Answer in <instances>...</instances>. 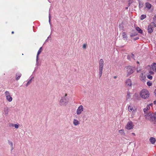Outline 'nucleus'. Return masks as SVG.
<instances>
[{
	"mask_svg": "<svg viewBox=\"0 0 156 156\" xmlns=\"http://www.w3.org/2000/svg\"><path fill=\"white\" fill-rule=\"evenodd\" d=\"M22 75L21 73L18 72L17 73L16 76V80H18Z\"/></svg>",
	"mask_w": 156,
	"mask_h": 156,
	"instance_id": "1a4fd4ad",
	"label": "nucleus"
},
{
	"mask_svg": "<svg viewBox=\"0 0 156 156\" xmlns=\"http://www.w3.org/2000/svg\"><path fill=\"white\" fill-rule=\"evenodd\" d=\"M128 9V7H126V9Z\"/></svg>",
	"mask_w": 156,
	"mask_h": 156,
	"instance_id": "3c124183",
	"label": "nucleus"
},
{
	"mask_svg": "<svg viewBox=\"0 0 156 156\" xmlns=\"http://www.w3.org/2000/svg\"><path fill=\"white\" fill-rule=\"evenodd\" d=\"M14 124L13 123H11L10 124V126H14Z\"/></svg>",
	"mask_w": 156,
	"mask_h": 156,
	"instance_id": "c03bdc74",
	"label": "nucleus"
},
{
	"mask_svg": "<svg viewBox=\"0 0 156 156\" xmlns=\"http://www.w3.org/2000/svg\"><path fill=\"white\" fill-rule=\"evenodd\" d=\"M156 27V24L154 22H152L148 26L147 30L148 33H151L153 31L154 28Z\"/></svg>",
	"mask_w": 156,
	"mask_h": 156,
	"instance_id": "20e7f679",
	"label": "nucleus"
},
{
	"mask_svg": "<svg viewBox=\"0 0 156 156\" xmlns=\"http://www.w3.org/2000/svg\"><path fill=\"white\" fill-rule=\"evenodd\" d=\"M122 36L123 38H127V37L126 33L125 32H123L122 33Z\"/></svg>",
	"mask_w": 156,
	"mask_h": 156,
	"instance_id": "4be33fe9",
	"label": "nucleus"
},
{
	"mask_svg": "<svg viewBox=\"0 0 156 156\" xmlns=\"http://www.w3.org/2000/svg\"><path fill=\"white\" fill-rule=\"evenodd\" d=\"M133 0H129L128 1V7L130 5L133 3Z\"/></svg>",
	"mask_w": 156,
	"mask_h": 156,
	"instance_id": "cd10ccee",
	"label": "nucleus"
},
{
	"mask_svg": "<svg viewBox=\"0 0 156 156\" xmlns=\"http://www.w3.org/2000/svg\"><path fill=\"white\" fill-rule=\"evenodd\" d=\"M137 63H138V64H139V62L138 61H137Z\"/></svg>",
	"mask_w": 156,
	"mask_h": 156,
	"instance_id": "864d4df0",
	"label": "nucleus"
},
{
	"mask_svg": "<svg viewBox=\"0 0 156 156\" xmlns=\"http://www.w3.org/2000/svg\"><path fill=\"white\" fill-rule=\"evenodd\" d=\"M103 67H99V73H102V71L103 69Z\"/></svg>",
	"mask_w": 156,
	"mask_h": 156,
	"instance_id": "c85d7f7f",
	"label": "nucleus"
},
{
	"mask_svg": "<svg viewBox=\"0 0 156 156\" xmlns=\"http://www.w3.org/2000/svg\"><path fill=\"white\" fill-rule=\"evenodd\" d=\"M146 117L150 121L154 122V124L156 123V112L153 113H148L146 116Z\"/></svg>",
	"mask_w": 156,
	"mask_h": 156,
	"instance_id": "f257e3e1",
	"label": "nucleus"
},
{
	"mask_svg": "<svg viewBox=\"0 0 156 156\" xmlns=\"http://www.w3.org/2000/svg\"><path fill=\"white\" fill-rule=\"evenodd\" d=\"M14 126L17 129L19 127V125L17 124H14Z\"/></svg>",
	"mask_w": 156,
	"mask_h": 156,
	"instance_id": "f704fd0d",
	"label": "nucleus"
},
{
	"mask_svg": "<svg viewBox=\"0 0 156 156\" xmlns=\"http://www.w3.org/2000/svg\"><path fill=\"white\" fill-rule=\"evenodd\" d=\"M48 41V39H47L45 41V42H47Z\"/></svg>",
	"mask_w": 156,
	"mask_h": 156,
	"instance_id": "09e8293b",
	"label": "nucleus"
},
{
	"mask_svg": "<svg viewBox=\"0 0 156 156\" xmlns=\"http://www.w3.org/2000/svg\"><path fill=\"white\" fill-rule=\"evenodd\" d=\"M47 39L48 40H51V37L50 36H49Z\"/></svg>",
	"mask_w": 156,
	"mask_h": 156,
	"instance_id": "37998d69",
	"label": "nucleus"
},
{
	"mask_svg": "<svg viewBox=\"0 0 156 156\" xmlns=\"http://www.w3.org/2000/svg\"><path fill=\"white\" fill-rule=\"evenodd\" d=\"M8 108L7 107L4 108V112L5 114H8Z\"/></svg>",
	"mask_w": 156,
	"mask_h": 156,
	"instance_id": "393cba45",
	"label": "nucleus"
},
{
	"mask_svg": "<svg viewBox=\"0 0 156 156\" xmlns=\"http://www.w3.org/2000/svg\"><path fill=\"white\" fill-rule=\"evenodd\" d=\"M140 94L142 98L145 99L149 97V93L147 90L144 89L141 90Z\"/></svg>",
	"mask_w": 156,
	"mask_h": 156,
	"instance_id": "7ed1b4c3",
	"label": "nucleus"
},
{
	"mask_svg": "<svg viewBox=\"0 0 156 156\" xmlns=\"http://www.w3.org/2000/svg\"><path fill=\"white\" fill-rule=\"evenodd\" d=\"M50 18H51V15H50V14L49 13V21L50 23V20H51Z\"/></svg>",
	"mask_w": 156,
	"mask_h": 156,
	"instance_id": "a19ab883",
	"label": "nucleus"
},
{
	"mask_svg": "<svg viewBox=\"0 0 156 156\" xmlns=\"http://www.w3.org/2000/svg\"><path fill=\"white\" fill-rule=\"evenodd\" d=\"M127 70V76H129L133 73L135 71V69L133 67L128 66L126 67Z\"/></svg>",
	"mask_w": 156,
	"mask_h": 156,
	"instance_id": "39448f33",
	"label": "nucleus"
},
{
	"mask_svg": "<svg viewBox=\"0 0 156 156\" xmlns=\"http://www.w3.org/2000/svg\"><path fill=\"white\" fill-rule=\"evenodd\" d=\"M153 20L154 21V23H156V14L154 15L153 18Z\"/></svg>",
	"mask_w": 156,
	"mask_h": 156,
	"instance_id": "7c9ffc66",
	"label": "nucleus"
},
{
	"mask_svg": "<svg viewBox=\"0 0 156 156\" xmlns=\"http://www.w3.org/2000/svg\"><path fill=\"white\" fill-rule=\"evenodd\" d=\"M143 74L142 73V76H140V80L142 81H144L145 80V77H144L143 76Z\"/></svg>",
	"mask_w": 156,
	"mask_h": 156,
	"instance_id": "bb28decb",
	"label": "nucleus"
},
{
	"mask_svg": "<svg viewBox=\"0 0 156 156\" xmlns=\"http://www.w3.org/2000/svg\"><path fill=\"white\" fill-rule=\"evenodd\" d=\"M8 142L9 144L10 145L11 147L12 150H13V143L9 140H8Z\"/></svg>",
	"mask_w": 156,
	"mask_h": 156,
	"instance_id": "b1692460",
	"label": "nucleus"
},
{
	"mask_svg": "<svg viewBox=\"0 0 156 156\" xmlns=\"http://www.w3.org/2000/svg\"><path fill=\"white\" fill-rule=\"evenodd\" d=\"M86 46L87 44H84L83 45V48L84 49L86 48Z\"/></svg>",
	"mask_w": 156,
	"mask_h": 156,
	"instance_id": "c9c22d12",
	"label": "nucleus"
},
{
	"mask_svg": "<svg viewBox=\"0 0 156 156\" xmlns=\"http://www.w3.org/2000/svg\"><path fill=\"white\" fill-rule=\"evenodd\" d=\"M102 73H99V72L98 75H99V78H100L101 77V76L102 75Z\"/></svg>",
	"mask_w": 156,
	"mask_h": 156,
	"instance_id": "79ce46f5",
	"label": "nucleus"
},
{
	"mask_svg": "<svg viewBox=\"0 0 156 156\" xmlns=\"http://www.w3.org/2000/svg\"><path fill=\"white\" fill-rule=\"evenodd\" d=\"M147 84L148 86H150L152 85V83L150 81H148L147 82Z\"/></svg>",
	"mask_w": 156,
	"mask_h": 156,
	"instance_id": "473e14b6",
	"label": "nucleus"
},
{
	"mask_svg": "<svg viewBox=\"0 0 156 156\" xmlns=\"http://www.w3.org/2000/svg\"><path fill=\"white\" fill-rule=\"evenodd\" d=\"M126 128L129 130L132 129L133 128L132 122L131 121L128 122L126 126Z\"/></svg>",
	"mask_w": 156,
	"mask_h": 156,
	"instance_id": "0eeeda50",
	"label": "nucleus"
},
{
	"mask_svg": "<svg viewBox=\"0 0 156 156\" xmlns=\"http://www.w3.org/2000/svg\"><path fill=\"white\" fill-rule=\"evenodd\" d=\"M42 47H41L40 48V49H39V50H38V52H37V57H36V62H38V60L39 55L40 54V53H41V49H42Z\"/></svg>",
	"mask_w": 156,
	"mask_h": 156,
	"instance_id": "9b49d317",
	"label": "nucleus"
},
{
	"mask_svg": "<svg viewBox=\"0 0 156 156\" xmlns=\"http://www.w3.org/2000/svg\"><path fill=\"white\" fill-rule=\"evenodd\" d=\"M150 108V106L148 105L146 108L144 109V112L145 113H146L147 112V110H148L149 108Z\"/></svg>",
	"mask_w": 156,
	"mask_h": 156,
	"instance_id": "5701e85b",
	"label": "nucleus"
},
{
	"mask_svg": "<svg viewBox=\"0 0 156 156\" xmlns=\"http://www.w3.org/2000/svg\"><path fill=\"white\" fill-rule=\"evenodd\" d=\"M153 105V104L152 103L150 104L149 106H152Z\"/></svg>",
	"mask_w": 156,
	"mask_h": 156,
	"instance_id": "a18cd8bd",
	"label": "nucleus"
},
{
	"mask_svg": "<svg viewBox=\"0 0 156 156\" xmlns=\"http://www.w3.org/2000/svg\"><path fill=\"white\" fill-rule=\"evenodd\" d=\"M139 8L140 9H141L144 5V3L143 2L140 1L139 0Z\"/></svg>",
	"mask_w": 156,
	"mask_h": 156,
	"instance_id": "f3484780",
	"label": "nucleus"
},
{
	"mask_svg": "<svg viewBox=\"0 0 156 156\" xmlns=\"http://www.w3.org/2000/svg\"><path fill=\"white\" fill-rule=\"evenodd\" d=\"M104 61L103 59H101L99 61V67H103Z\"/></svg>",
	"mask_w": 156,
	"mask_h": 156,
	"instance_id": "4468645a",
	"label": "nucleus"
},
{
	"mask_svg": "<svg viewBox=\"0 0 156 156\" xmlns=\"http://www.w3.org/2000/svg\"><path fill=\"white\" fill-rule=\"evenodd\" d=\"M11 33L12 34H13L14 33V31H13Z\"/></svg>",
	"mask_w": 156,
	"mask_h": 156,
	"instance_id": "8fccbe9b",
	"label": "nucleus"
},
{
	"mask_svg": "<svg viewBox=\"0 0 156 156\" xmlns=\"http://www.w3.org/2000/svg\"><path fill=\"white\" fill-rule=\"evenodd\" d=\"M131 57H132L133 59H134V55L133 53H131Z\"/></svg>",
	"mask_w": 156,
	"mask_h": 156,
	"instance_id": "e433bc0d",
	"label": "nucleus"
},
{
	"mask_svg": "<svg viewBox=\"0 0 156 156\" xmlns=\"http://www.w3.org/2000/svg\"><path fill=\"white\" fill-rule=\"evenodd\" d=\"M132 134H133V135H135V134L134 133H132Z\"/></svg>",
	"mask_w": 156,
	"mask_h": 156,
	"instance_id": "603ef678",
	"label": "nucleus"
},
{
	"mask_svg": "<svg viewBox=\"0 0 156 156\" xmlns=\"http://www.w3.org/2000/svg\"><path fill=\"white\" fill-rule=\"evenodd\" d=\"M145 6L147 8L149 9L151 8L152 5L150 3L147 2L145 3Z\"/></svg>",
	"mask_w": 156,
	"mask_h": 156,
	"instance_id": "2eb2a0df",
	"label": "nucleus"
},
{
	"mask_svg": "<svg viewBox=\"0 0 156 156\" xmlns=\"http://www.w3.org/2000/svg\"><path fill=\"white\" fill-rule=\"evenodd\" d=\"M113 77L115 79H116L117 78V76H114Z\"/></svg>",
	"mask_w": 156,
	"mask_h": 156,
	"instance_id": "de8ad7c7",
	"label": "nucleus"
},
{
	"mask_svg": "<svg viewBox=\"0 0 156 156\" xmlns=\"http://www.w3.org/2000/svg\"><path fill=\"white\" fill-rule=\"evenodd\" d=\"M136 30L138 31V33L140 34H142L143 33V30L139 27H136Z\"/></svg>",
	"mask_w": 156,
	"mask_h": 156,
	"instance_id": "a211bd4d",
	"label": "nucleus"
},
{
	"mask_svg": "<svg viewBox=\"0 0 156 156\" xmlns=\"http://www.w3.org/2000/svg\"><path fill=\"white\" fill-rule=\"evenodd\" d=\"M149 141L151 144H153L156 141V139L155 138L153 137H151L149 139Z\"/></svg>",
	"mask_w": 156,
	"mask_h": 156,
	"instance_id": "ddd939ff",
	"label": "nucleus"
},
{
	"mask_svg": "<svg viewBox=\"0 0 156 156\" xmlns=\"http://www.w3.org/2000/svg\"><path fill=\"white\" fill-rule=\"evenodd\" d=\"M139 39V37H137L135 38H133V40L134 41H135L138 39Z\"/></svg>",
	"mask_w": 156,
	"mask_h": 156,
	"instance_id": "58836bf2",
	"label": "nucleus"
},
{
	"mask_svg": "<svg viewBox=\"0 0 156 156\" xmlns=\"http://www.w3.org/2000/svg\"><path fill=\"white\" fill-rule=\"evenodd\" d=\"M149 73L150 74V75H153L154 74V73L151 71H150L149 72Z\"/></svg>",
	"mask_w": 156,
	"mask_h": 156,
	"instance_id": "4c0bfd02",
	"label": "nucleus"
},
{
	"mask_svg": "<svg viewBox=\"0 0 156 156\" xmlns=\"http://www.w3.org/2000/svg\"><path fill=\"white\" fill-rule=\"evenodd\" d=\"M147 78L150 80H151L152 79V76L151 75H148L147 76Z\"/></svg>",
	"mask_w": 156,
	"mask_h": 156,
	"instance_id": "2f4dec72",
	"label": "nucleus"
},
{
	"mask_svg": "<svg viewBox=\"0 0 156 156\" xmlns=\"http://www.w3.org/2000/svg\"><path fill=\"white\" fill-rule=\"evenodd\" d=\"M130 93L129 92H128L127 93V94L126 95V100H127L128 99H129L131 97V96L130 95Z\"/></svg>",
	"mask_w": 156,
	"mask_h": 156,
	"instance_id": "aec40b11",
	"label": "nucleus"
},
{
	"mask_svg": "<svg viewBox=\"0 0 156 156\" xmlns=\"http://www.w3.org/2000/svg\"><path fill=\"white\" fill-rule=\"evenodd\" d=\"M119 132L121 134H124V132H123V130L121 129L119 131Z\"/></svg>",
	"mask_w": 156,
	"mask_h": 156,
	"instance_id": "72a5a7b5",
	"label": "nucleus"
},
{
	"mask_svg": "<svg viewBox=\"0 0 156 156\" xmlns=\"http://www.w3.org/2000/svg\"><path fill=\"white\" fill-rule=\"evenodd\" d=\"M154 104L155 105L156 104V100L155 101H154Z\"/></svg>",
	"mask_w": 156,
	"mask_h": 156,
	"instance_id": "49530a36",
	"label": "nucleus"
},
{
	"mask_svg": "<svg viewBox=\"0 0 156 156\" xmlns=\"http://www.w3.org/2000/svg\"><path fill=\"white\" fill-rule=\"evenodd\" d=\"M146 16L145 15H142L140 17V19L141 20H142L145 18H146Z\"/></svg>",
	"mask_w": 156,
	"mask_h": 156,
	"instance_id": "a878e982",
	"label": "nucleus"
},
{
	"mask_svg": "<svg viewBox=\"0 0 156 156\" xmlns=\"http://www.w3.org/2000/svg\"><path fill=\"white\" fill-rule=\"evenodd\" d=\"M67 96V94H66L64 96L62 97L59 101V104L60 105L62 106V105H66L68 103L69 99L66 98Z\"/></svg>",
	"mask_w": 156,
	"mask_h": 156,
	"instance_id": "f03ea898",
	"label": "nucleus"
},
{
	"mask_svg": "<svg viewBox=\"0 0 156 156\" xmlns=\"http://www.w3.org/2000/svg\"><path fill=\"white\" fill-rule=\"evenodd\" d=\"M128 109L129 111H132L133 109V108L131 107V106H129L128 107Z\"/></svg>",
	"mask_w": 156,
	"mask_h": 156,
	"instance_id": "c756f323",
	"label": "nucleus"
},
{
	"mask_svg": "<svg viewBox=\"0 0 156 156\" xmlns=\"http://www.w3.org/2000/svg\"><path fill=\"white\" fill-rule=\"evenodd\" d=\"M137 34H138L137 32H134V33H131L130 35V36L131 37H133V36H135L137 35Z\"/></svg>",
	"mask_w": 156,
	"mask_h": 156,
	"instance_id": "412c9836",
	"label": "nucleus"
},
{
	"mask_svg": "<svg viewBox=\"0 0 156 156\" xmlns=\"http://www.w3.org/2000/svg\"><path fill=\"white\" fill-rule=\"evenodd\" d=\"M130 56L129 55H128L127 56V58L128 59L130 60Z\"/></svg>",
	"mask_w": 156,
	"mask_h": 156,
	"instance_id": "ea45409f",
	"label": "nucleus"
},
{
	"mask_svg": "<svg viewBox=\"0 0 156 156\" xmlns=\"http://www.w3.org/2000/svg\"><path fill=\"white\" fill-rule=\"evenodd\" d=\"M83 108L82 105H80L76 111L77 114L78 115L80 114L83 111Z\"/></svg>",
	"mask_w": 156,
	"mask_h": 156,
	"instance_id": "6e6552de",
	"label": "nucleus"
},
{
	"mask_svg": "<svg viewBox=\"0 0 156 156\" xmlns=\"http://www.w3.org/2000/svg\"><path fill=\"white\" fill-rule=\"evenodd\" d=\"M151 69L153 71H156V63H153L151 65Z\"/></svg>",
	"mask_w": 156,
	"mask_h": 156,
	"instance_id": "f8f14e48",
	"label": "nucleus"
},
{
	"mask_svg": "<svg viewBox=\"0 0 156 156\" xmlns=\"http://www.w3.org/2000/svg\"><path fill=\"white\" fill-rule=\"evenodd\" d=\"M126 85L129 86H131L132 84L131 82L130 79H127L126 81Z\"/></svg>",
	"mask_w": 156,
	"mask_h": 156,
	"instance_id": "9d476101",
	"label": "nucleus"
},
{
	"mask_svg": "<svg viewBox=\"0 0 156 156\" xmlns=\"http://www.w3.org/2000/svg\"><path fill=\"white\" fill-rule=\"evenodd\" d=\"M5 93L7 100L9 102L11 101L12 100V98L9 92L8 91H6Z\"/></svg>",
	"mask_w": 156,
	"mask_h": 156,
	"instance_id": "423d86ee",
	"label": "nucleus"
},
{
	"mask_svg": "<svg viewBox=\"0 0 156 156\" xmlns=\"http://www.w3.org/2000/svg\"><path fill=\"white\" fill-rule=\"evenodd\" d=\"M73 123L75 126H76L79 124V122L77 119H74L73 120Z\"/></svg>",
	"mask_w": 156,
	"mask_h": 156,
	"instance_id": "dca6fc26",
	"label": "nucleus"
},
{
	"mask_svg": "<svg viewBox=\"0 0 156 156\" xmlns=\"http://www.w3.org/2000/svg\"><path fill=\"white\" fill-rule=\"evenodd\" d=\"M34 78V77H32L27 82V83L26 85V86L27 87L28 85H29L32 82V79Z\"/></svg>",
	"mask_w": 156,
	"mask_h": 156,
	"instance_id": "6ab92c4d",
	"label": "nucleus"
}]
</instances>
